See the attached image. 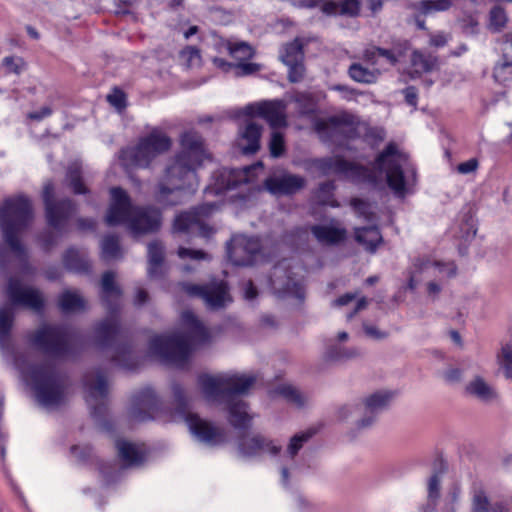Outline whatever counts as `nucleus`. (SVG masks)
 Returning a JSON list of instances; mask_svg holds the SVG:
<instances>
[{"label": "nucleus", "instance_id": "obj_5", "mask_svg": "<svg viewBox=\"0 0 512 512\" xmlns=\"http://www.w3.org/2000/svg\"><path fill=\"white\" fill-rule=\"evenodd\" d=\"M252 373L202 374L198 386L203 397L212 404L225 405L229 423L237 429L249 427L252 416L247 403L239 398L255 384Z\"/></svg>", "mask_w": 512, "mask_h": 512}, {"label": "nucleus", "instance_id": "obj_41", "mask_svg": "<svg viewBox=\"0 0 512 512\" xmlns=\"http://www.w3.org/2000/svg\"><path fill=\"white\" fill-rule=\"evenodd\" d=\"M228 54L238 62H243L251 59L255 50L248 42L233 39Z\"/></svg>", "mask_w": 512, "mask_h": 512}, {"label": "nucleus", "instance_id": "obj_6", "mask_svg": "<svg viewBox=\"0 0 512 512\" xmlns=\"http://www.w3.org/2000/svg\"><path fill=\"white\" fill-rule=\"evenodd\" d=\"M180 144V152L162 177V205L166 194L194 193L198 187L197 170L209 159L204 140L198 132L190 130L183 133Z\"/></svg>", "mask_w": 512, "mask_h": 512}, {"label": "nucleus", "instance_id": "obj_55", "mask_svg": "<svg viewBox=\"0 0 512 512\" xmlns=\"http://www.w3.org/2000/svg\"><path fill=\"white\" fill-rule=\"evenodd\" d=\"M232 40V38L226 39L222 36L212 34L210 44L213 47V49L219 54L229 53Z\"/></svg>", "mask_w": 512, "mask_h": 512}, {"label": "nucleus", "instance_id": "obj_48", "mask_svg": "<svg viewBox=\"0 0 512 512\" xmlns=\"http://www.w3.org/2000/svg\"><path fill=\"white\" fill-rule=\"evenodd\" d=\"M180 62L186 68H197L202 63L200 51L193 46H187L180 52Z\"/></svg>", "mask_w": 512, "mask_h": 512}, {"label": "nucleus", "instance_id": "obj_26", "mask_svg": "<svg viewBox=\"0 0 512 512\" xmlns=\"http://www.w3.org/2000/svg\"><path fill=\"white\" fill-rule=\"evenodd\" d=\"M314 431L309 429L307 431L296 433L289 440L286 451L281 455V483L284 487L289 484L290 470L295 466V456L302 449L303 445L313 436Z\"/></svg>", "mask_w": 512, "mask_h": 512}, {"label": "nucleus", "instance_id": "obj_57", "mask_svg": "<svg viewBox=\"0 0 512 512\" xmlns=\"http://www.w3.org/2000/svg\"><path fill=\"white\" fill-rule=\"evenodd\" d=\"M107 101L116 109L121 110L126 106L125 94L118 88L107 95Z\"/></svg>", "mask_w": 512, "mask_h": 512}, {"label": "nucleus", "instance_id": "obj_21", "mask_svg": "<svg viewBox=\"0 0 512 512\" xmlns=\"http://www.w3.org/2000/svg\"><path fill=\"white\" fill-rule=\"evenodd\" d=\"M356 119L347 113L336 115L325 120H317L315 129L323 141L338 143V137L352 138L356 133Z\"/></svg>", "mask_w": 512, "mask_h": 512}, {"label": "nucleus", "instance_id": "obj_7", "mask_svg": "<svg viewBox=\"0 0 512 512\" xmlns=\"http://www.w3.org/2000/svg\"><path fill=\"white\" fill-rule=\"evenodd\" d=\"M181 321L185 334H162V363L183 369L188 366L193 349L207 343L210 333L191 311L183 312Z\"/></svg>", "mask_w": 512, "mask_h": 512}, {"label": "nucleus", "instance_id": "obj_36", "mask_svg": "<svg viewBox=\"0 0 512 512\" xmlns=\"http://www.w3.org/2000/svg\"><path fill=\"white\" fill-rule=\"evenodd\" d=\"M472 512H507L502 503H491L482 490L476 491L473 496Z\"/></svg>", "mask_w": 512, "mask_h": 512}, {"label": "nucleus", "instance_id": "obj_38", "mask_svg": "<svg viewBox=\"0 0 512 512\" xmlns=\"http://www.w3.org/2000/svg\"><path fill=\"white\" fill-rule=\"evenodd\" d=\"M349 76L356 82L364 84L375 83L379 76L376 69H368L360 63H354L349 67Z\"/></svg>", "mask_w": 512, "mask_h": 512}, {"label": "nucleus", "instance_id": "obj_56", "mask_svg": "<svg viewBox=\"0 0 512 512\" xmlns=\"http://www.w3.org/2000/svg\"><path fill=\"white\" fill-rule=\"evenodd\" d=\"M178 256L182 259L190 258L192 260H208L209 255L202 250H195L180 247L178 249Z\"/></svg>", "mask_w": 512, "mask_h": 512}, {"label": "nucleus", "instance_id": "obj_42", "mask_svg": "<svg viewBox=\"0 0 512 512\" xmlns=\"http://www.w3.org/2000/svg\"><path fill=\"white\" fill-rule=\"evenodd\" d=\"M102 258L104 260H113L122 257L119 239L115 235H107L101 243Z\"/></svg>", "mask_w": 512, "mask_h": 512}, {"label": "nucleus", "instance_id": "obj_18", "mask_svg": "<svg viewBox=\"0 0 512 512\" xmlns=\"http://www.w3.org/2000/svg\"><path fill=\"white\" fill-rule=\"evenodd\" d=\"M217 208V205L214 203H205L191 211L181 213L174 221V229L178 232H188L202 237H209L213 233V229L206 224L205 220Z\"/></svg>", "mask_w": 512, "mask_h": 512}, {"label": "nucleus", "instance_id": "obj_49", "mask_svg": "<svg viewBox=\"0 0 512 512\" xmlns=\"http://www.w3.org/2000/svg\"><path fill=\"white\" fill-rule=\"evenodd\" d=\"M296 103V109L301 115H309L315 112L316 104L311 95L306 93H296L293 96Z\"/></svg>", "mask_w": 512, "mask_h": 512}, {"label": "nucleus", "instance_id": "obj_20", "mask_svg": "<svg viewBox=\"0 0 512 512\" xmlns=\"http://www.w3.org/2000/svg\"><path fill=\"white\" fill-rule=\"evenodd\" d=\"M85 399L91 415L100 419L106 412L108 384L106 376L101 371L87 373L84 377Z\"/></svg>", "mask_w": 512, "mask_h": 512}, {"label": "nucleus", "instance_id": "obj_3", "mask_svg": "<svg viewBox=\"0 0 512 512\" xmlns=\"http://www.w3.org/2000/svg\"><path fill=\"white\" fill-rule=\"evenodd\" d=\"M33 218L31 200L24 194L8 197L0 204V271L4 275L14 269L25 274L33 271L29 265L27 249L20 240Z\"/></svg>", "mask_w": 512, "mask_h": 512}, {"label": "nucleus", "instance_id": "obj_47", "mask_svg": "<svg viewBox=\"0 0 512 512\" xmlns=\"http://www.w3.org/2000/svg\"><path fill=\"white\" fill-rule=\"evenodd\" d=\"M66 179L69 182V185L73 189L75 194L86 193L87 190L81 178V168L77 163H74L69 166L67 170Z\"/></svg>", "mask_w": 512, "mask_h": 512}, {"label": "nucleus", "instance_id": "obj_46", "mask_svg": "<svg viewBox=\"0 0 512 512\" xmlns=\"http://www.w3.org/2000/svg\"><path fill=\"white\" fill-rule=\"evenodd\" d=\"M303 57L302 45L298 40L287 44L280 54V58L285 65L303 61Z\"/></svg>", "mask_w": 512, "mask_h": 512}, {"label": "nucleus", "instance_id": "obj_28", "mask_svg": "<svg viewBox=\"0 0 512 512\" xmlns=\"http://www.w3.org/2000/svg\"><path fill=\"white\" fill-rule=\"evenodd\" d=\"M262 126L251 119L239 127L237 145L244 154H253L260 147Z\"/></svg>", "mask_w": 512, "mask_h": 512}, {"label": "nucleus", "instance_id": "obj_34", "mask_svg": "<svg viewBox=\"0 0 512 512\" xmlns=\"http://www.w3.org/2000/svg\"><path fill=\"white\" fill-rule=\"evenodd\" d=\"M272 397L280 396L283 397L287 402L294 404L297 407H303L308 397L301 393L296 387L291 384H279L270 391Z\"/></svg>", "mask_w": 512, "mask_h": 512}, {"label": "nucleus", "instance_id": "obj_43", "mask_svg": "<svg viewBox=\"0 0 512 512\" xmlns=\"http://www.w3.org/2000/svg\"><path fill=\"white\" fill-rule=\"evenodd\" d=\"M467 391L477 398L488 401L495 396V392L482 378L477 377L467 386Z\"/></svg>", "mask_w": 512, "mask_h": 512}, {"label": "nucleus", "instance_id": "obj_11", "mask_svg": "<svg viewBox=\"0 0 512 512\" xmlns=\"http://www.w3.org/2000/svg\"><path fill=\"white\" fill-rule=\"evenodd\" d=\"M28 340L54 359H66L77 352V336L63 325L43 324L28 335Z\"/></svg>", "mask_w": 512, "mask_h": 512}, {"label": "nucleus", "instance_id": "obj_31", "mask_svg": "<svg viewBox=\"0 0 512 512\" xmlns=\"http://www.w3.org/2000/svg\"><path fill=\"white\" fill-rule=\"evenodd\" d=\"M355 240L364 246L365 250L374 253L382 243V235L376 226L355 228Z\"/></svg>", "mask_w": 512, "mask_h": 512}, {"label": "nucleus", "instance_id": "obj_12", "mask_svg": "<svg viewBox=\"0 0 512 512\" xmlns=\"http://www.w3.org/2000/svg\"><path fill=\"white\" fill-rule=\"evenodd\" d=\"M262 169L261 162L239 169L221 168L214 173V183L209 185L205 192L214 195L231 193V200L244 199L247 193L252 191L253 183Z\"/></svg>", "mask_w": 512, "mask_h": 512}, {"label": "nucleus", "instance_id": "obj_29", "mask_svg": "<svg viewBox=\"0 0 512 512\" xmlns=\"http://www.w3.org/2000/svg\"><path fill=\"white\" fill-rule=\"evenodd\" d=\"M311 232L317 241L325 245H336L347 237V230L337 220H331L327 224H319L311 227Z\"/></svg>", "mask_w": 512, "mask_h": 512}, {"label": "nucleus", "instance_id": "obj_54", "mask_svg": "<svg viewBox=\"0 0 512 512\" xmlns=\"http://www.w3.org/2000/svg\"><path fill=\"white\" fill-rule=\"evenodd\" d=\"M499 364L503 368L507 378L512 379V345L506 344L502 347L498 356Z\"/></svg>", "mask_w": 512, "mask_h": 512}, {"label": "nucleus", "instance_id": "obj_50", "mask_svg": "<svg viewBox=\"0 0 512 512\" xmlns=\"http://www.w3.org/2000/svg\"><path fill=\"white\" fill-rule=\"evenodd\" d=\"M493 76L496 82L502 85H509L512 83V61H506L498 63L493 72Z\"/></svg>", "mask_w": 512, "mask_h": 512}, {"label": "nucleus", "instance_id": "obj_33", "mask_svg": "<svg viewBox=\"0 0 512 512\" xmlns=\"http://www.w3.org/2000/svg\"><path fill=\"white\" fill-rule=\"evenodd\" d=\"M360 355L361 352L357 347H346L336 342H331L324 353L325 358L333 362L352 360Z\"/></svg>", "mask_w": 512, "mask_h": 512}, {"label": "nucleus", "instance_id": "obj_17", "mask_svg": "<svg viewBox=\"0 0 512 512\" xmlns=\"http://www.w3.org/2000/svg\"><path fill=\"white\" fill-rule=\"evenodd\" d=\"M160 152V130L154 128L140 138L137 145L121 151V160L126 167L147 168Z\"/></svg>", "mask_w": 512, "mask_h": 512}, {"label": "nucleus", "instance_id": "obj_10", "mask_svg": "<svg viewBox=\"0 0 512 512\" xmlns=\"http://www.w3.org/2000/svg\"><path fill=\"white\" fill-rule=\"evenodd\" d=\"M455 274L456 266L453 262L419 258L409 271L407 288L414 291L421 282H425L426 294L434 301L439 297L446 282Z\"/></svg>", "mask_w": 512, "mask_h": 512}, {"label": "nucleus", "instance_id": "obj_52", "mask_svg": "<svg viewBox=\"0 0 512 512\" xmlns=\"http://www.w3.org/2000/svg\"><path fill=\"white\" fill-rule=\"evenodd\" d=\"M148 257V273L150 276H155L160 269V246L158 242H152L148 245Z\"/></svg>", "mask_w": 512, "mask_h": 512}, {"label": "nucleus", "instance_id": "obj_27", "mask_svg": "<svg viewBox=\"0 0 512 512\" xmlns=\"http://www.w3.org/2000/svg\"><path fill=\"white\" fill-rule=\"evenodd\" d=\"M118 455L126 466H137L146 461L150 454L149 447L144 443L120 439L116 442Z\"/></svg>", "mask_w": 512, "mask_h": 512}, {"label": "nucleus", "instance_id": "obj_30", "mask_svg": "<svg viewBox=\"0 0 512 512\" xmlns=\"http://www.w3.org/2000/svg\"><path fill=\"white\" fill-rule=\"evenodd\" d=\"M323 13L327 15L356 16L360 11L359 0H330L321 6Z\"/></svg>", "mask_w": 512, "mask_h": 512}, {"label": "nucleus", "instance_id": "obj_53", "mask_svg": "<svg viewBox=\"0 0 512 512\" xmlns=\"http://www.w3.org/2000/svg\"><path fill=\"white\" fill-rule=\"evenodd\" d=\"M351 206L359 217L371 222L374 220V207L361 199L354 198L351 200Z\"/></svg>", "mask_w": 512, "mask_h": 512}, {"label": "nucleus", "instance_id": "obj_60", "mask_svg": "<svg viewBox=\"0 0 512 512\" xmlns=\"http://www.w3.org/2000/svg\"><path fill=\"white\" fill-rule=\"evenodd\" d=\"M260 66L256 63H249L246 61L239 62L237 65H235V73L237 76H246L251 75L253 73H256L259 71Z\"/></svg>", "mask_w": 512, "mask_h": 512}, {"label": "nucleus", "instance_id": "obj_45", "mask_svg": "<svg viewBox=\"0 0 512 512\" xmlns=\"http://www.w3.org/2000/svg\"><path fill=\"white\" fill-rule=\"evenodd\" d=\"M335 185L332 181L322 183L315 193L316 202L320 205L338 207L339 203L333 198Z\"/></svg>", "mask_w": 512, "mask_h": 512}, {"label": "nucleus", "instance_id": "obj_8", "mask_svg": "<svg viewBox=\"0 0 512 512\" xmlns=\"http://www.w3.org/2000/svg\"><path fill=\"white\" fill-rule=\"evenodd\" d=\"M110 193L112 202L106 215L108 225L128 223L135 234L151 232L157 228L160 220L157 209L133 206L126 191L120 187L112 188Z\"/></svg>", "mask_w": 512, "mask_h": 512}, {"label": "nucleus", "instance_id": "obj_22", "mask_svg": "<svg viewBox=\"0 0 512 512\" xmlns=\"http://www.w3.org/2000/svg\"><path fill=\"white\" fill-rule=\"evenodd\" d=\"M261 244L258 238L235 235L227 246L229 260L237 266L252 265L258 258Z\"/></svg>", "mask_w": 512, "mask_h": 512}, {"label": "nucleus", "instance_id": "obj_13", "mask_svg": "<svg viewBox=\"0 0 512 512\" xmlns=\"http://www.w3.org/2000/svg\"><path fill=\"white\" fill-rule=\"evenodd\" d=\"M174 396L176 410L172 415L173 421L183 420L194 439L204 445L213 447L225 442V433L222 428L191 412L189 401L180 387L174 388Z\"/></svg>", "mask_w": 512, "mask_h": 512}, {"label": "nucleus", "instance_id": "obj_25", "mask_svg": "<svg viewBox=\"0 0 512 512\" xmlns=\"http://www.w3.org/2000/svg\"><path fill=\"white\" fill-rule=\"evenodd\" d=\"M264 185L275 196L291 195L305 187L306 179L287 170H276L265 180Z\"/></svg>", "mask_w": 512, "mask_h": 512}, {"label": "nucleus", "instance_id": "obj_16", "mask_svg": "<svg viewBox=\"0 0 512 512\" xmlns=\"http://www.w3.org/2000/svg\"><path fill=\"white\" fill-rule=\"evenodd\" d=\"M303 267L284 259L277 263L270 277V285L280 297H293L302 301L305 297Z\"/></svg>", "mask_w": 512, "mask_h": 512}, {"label": "nucleus", "instance_id": "obj_23", "mask_svg": "<svg viewBox=\"0 0 512 512\" xmlns=\"http://www.w3.org/2000/svg\"><path fill=\"white\" fill-rule=\"evenodd\" d=\"M238 451L246 459L261 458L266 455L276 457L280 454L281 445L264 435L253 434L240 439Z\"/></svg>", "mask_w": 512, "mask_h": 512}, {"label": "nucleus", "instance_id": "obj_19", "mask_svg": "<svg viewBox=\"0 0 512 512\" xmlns=\"http://www.w3.org/2000/svg\"><path fill=\"white\" fill-rule=\"evenodd\" d=\"M182 290L191 297L203 299L210 309H219L231 302L228 285L225 281H212L206 285L182 283Z\"/></svg>", "mask_w": 512, "mask_h": 512}, {"label": "nucleus", "instance_id": "obj_64", "mask_svg": "<svg viewBox=\"0 0 512 512\" xmlns=\"http://www.w3.org/2000/svg\"><path fill=\"white\" fill-rule=\"evenodd\" d=\"M366 137L373 143H378L384 140L385 131L383 128L379 127L368 128L366 131Z\"/></svg>", "mask_w": 512, "mask_h": 512}, {"label": "nucleus", "instance_id": "obj_14", "mask_svg": "<svg viewBox=\"0 0 512 512\" xmlns=\"http://www.w3.org/2000/svg\"><path fill=\"white\" fill-rule=\"evenodd\" d=\"M393 399V393L388 390H378L364 396L354 404L341 406L337 417L341 421L356 416L355 429L363 431L371 428L377 421L379 414L384 411Z\"/></svg>", "mask_w": 512, "mask_h": 512}, {"label": "nucleus", "instance_id": "obj_35", "mask_svg": "<svg viewBox=\"0 0 512 512\" xmlns=\"http://www.w3.org/2000/svg\"><path fill=\"white\" fill-rule=\"evenodd\" d=\"M401 55L402 51L400 49H383L379 47H372L365 51L364 57L372 64H379V59H383L386 63L394 65L397 63Z\"/></svg>", "mask_w": 512, "mask_h": 512}, {"label": "nucleus", "instance_id": "obj_61", "mask_svg": "<svg viewBox=\"0 0 512 512\" xmlns=\"http://www.w3.org/2000/svg\"><path fill=\"white\" fill-rule=\"evenodd\" d=\"M3 65L7 68L9 72L20 74L22 72L24 63L21 58L8 56L3 59Z\"/></svg>", "mask_w": 512, "mask_h": 512}, {"label": "nucleus", "instance_id": "obj_1", "mask_svg": "<svg viewBox=\"0 0 512 512\" xmlns=\"http://www.w3.org/2000/svg\"><path fill=\"white\" fill-rule=\"evenodd\" d=\"M5 294L9 303L0 307V349L12 354L15 368L23 380L32 388L37 403L46 409H56L65 405L69 398L68 378L52 360L30 363L24 353L14 351L11 343V329L16 308L23 307L41 312L44 307L42 293L31 286H24L15 277H9Z\"/></svg>", "mask_w": 512, "mask_h": 512}, {"label": "nucleus", "instance_id": "obj_15", "mask_svg": "<svg viewBox=\"0 0 512 512\" xmlns=\"http://www.w3.org/2000/svg\"><path fill=\"white\" fill-rule=\"evenodd\" d=\"M286 108L287 105L283 100H271L249 104L243 109V114L265 119L274 130L269 142L270 154L274 158L282 156L285 151L284 137L275 129L287 126Z\"/></svg>", "mask_w": 512, "mask_h": 512}, {"label": "nucleus", "instance_id": "obj_32", "mask_svg": "<svg viewBox=\"0 0 512 512\" xmlns=\"http://www.w3.org/2000/svg\"><path fill=\"white\" fill-rule=\"evenodd\" d=\"M63 263L66 269L76 273L88 272L90 268V262L86 252L74 248H70L65 252Z\"/></svg>", "mask_w": 512, "mask_h": 512}, {"label": "nucleus", "instance_id": "obj_9", "mask_svg": "<svg viewBox=\"0 0 512 512\" xmlns=\"http://www.w3.org/2000/svg\"><path fill=\"white\" fill-rule=\"evenodd\" d=\"M42 197L47 223L55 231L45 230L38 236V241L45 251H50L66 232L68 221L76 213V206L70 199L56 201L52 182L44 185Z\"/></svg>", "mask_w": 512, "mask_h": 512}, {"label": "nucleus", "instance_id": "obj_59", "mask_svg": "<svg viewBox=\"0 0 512 512\" xmlns=\"http://www.w3.org/2000/svg\"><path fill=\"white\" fill-rule=\"evenodd\" d=\"M92 448L89 445H74L71 447V454L78 461H86L92 455Z\"/></svg>", "mask_w": 512, "mask_h": 512}, {"label": "nucleus", "instance_id": "obj_39", "mask_svg": "<svg viewBox=\"0 0 512 512\" xmlns=\"http://www.w3.org/2000/svg\"><path fill=\"white\" fill-rule=\"evenodd\" d=\"M443 471L442 469L433 473L427 483V493H428V503L426 507L424 508V512H432L436 500L439 498L440 495V487H441V479H442Z\"/></svg>", "mask_w": 512, "mask_h": 512}, {"label": "nucleus", "instance_id": "obj_58", "mask_svg": "<svg viewBox=\"0 0 512 512\" xmlns=\"http://www.w3.org/2000/svg\"><path fill=\"white\" fill-rule=\"evenodd\" d=\"M303 61L296 63L287 64L288 67V78L291 82H299L304 75Z\"/></svg>", "mask_w": 512, "mask_h": 512}, {"label": "nucleus", "instance_id": "obj_44", "mask_svg": "<svg viewBox=\"0 0 512 512\" xmlns=\"http://www.w3.org/2000/svg\"><path fill=\"white\" fill-rule=\"evenodd\" d=\"M411 63L416 72H428L435 67L437 58L431 54L414 51L411 57Z\"/></svg>", "mask_w": 512, "mask_h": 512}, {"label": "nucleus", "instance_id": "obj_4", "mask_svg": "<svg viewBox=\"0 0 512 512\" xmlns=\"http://www.w3.org/2000/svg\"><path fill=\"white\" fill-rule=\"evenodd\" d=\"M115 274L107 271L102 275L101 299L110 316L99 322L94 328L96 346L105 351L110 361L117 367L133 371L143 363L145 357L139 355L132 344L122 341L119 321L113 315L119 309L122 291L115 284Z\"/></svg>", "mask_w": 512, "mask_h": 512}, {"label": "nucleus", "instance_id": "obj_37", "mask_svg": "<svg viewBox=\"0 0 512 512\" xmlns=\"http://www.w3.org/2000/svg\"><path fill=\"white\" fill-rule=\"evenodd\" d=\"M59 306L64 313L77 312L85 309V301L77 291L67 290L60 295Z\"/></svg>", "mask_w": 512, "mask_h": 512}, {"label": "nucleus", "instance_id": "obj_63", "mask_svg": "<svg viewBox=\"0 0 512 512\" xmlns=\"http://www.w3.org/2000/svg\"><path fill=\"white\" fill-rule=\"evenodd\" d=\"M160 356V335H154L149 342L147 358H158Z\"/></svg>", "mask_w": 512, "mask_h": 512}, {"label": "nucleus", "instance_id": "obj_40", "mask_svg": "<svg viewBox=\"0 0 512 512\" xmlns=\"http://www.w3.org/2000/svg\"><path fill=\"white\" fill-rule=\"evenodd\" d=\"M452 5L451 0H421L413 4V8L421 15H430L434 12L446 11Z\"/></svg>", "mask_w": 512, "mask_h": 512}, {"label": "nucleus", "instance_id": "obj_51", "mask_svg": "<svg viewBox=\"0 0 512 512\" xmlns=\"http://www.w3.org/2000/svg\"><path fill=\"white\" fill-rule=\"evenodd\" d=\"M507 22V15L500 4H496L490 10L489 27L493 31H500Z\"/></svg>", "mask_w": 512, "mask_h": 512}, {"label": "nucleus", "instance_id": "obj_24", "mask_svg": "<svg viewBox=\"0 0 512 512\" xmlns=\"http://www.w3.org/2000/svg\"><path fill=\"white\" fill-rule=\"evenodd\" d=\"M157 410L158 397L155 390L145 387L132 396L128 414L134 422H146L155 418Z\"/></svg>", "mask_w": 512, "mask_h": 512}, {"label": "nucleus", "instance_id": "obj_62", "mask_svg": "<svg viewBox=\"0 0 512 512\" xmlns=\"http://www.w3.org/2000/svg\"><path fill=\"white\" fill-rule=\"evenodd\" d=\"M479 166L478 160L476 158H471L465 162L460 163L457 166V172L463 175H467L473 173L477 170Z\"/></svg>", "mask_w": 512, "mask_h": 512}, {"label": "nucleus", "instance_id": "obj_2", "mask_svg": "<svg viewBox=\"0 0 512 512\" xmlns=\"http://www.w3.org/2000/svg\"><path fill=\"white\" fill-rule=\"evenodd\" d=\"M312 166L322 175L337 174L356 183L377 186L385 179L397 196L403 197L414 185L416 172L408 159L395 143H389L376 158L370 170L338 156L315 159Z\"/></svg>", "mask_w": 512, "mask_h": 512}]
</instances>
